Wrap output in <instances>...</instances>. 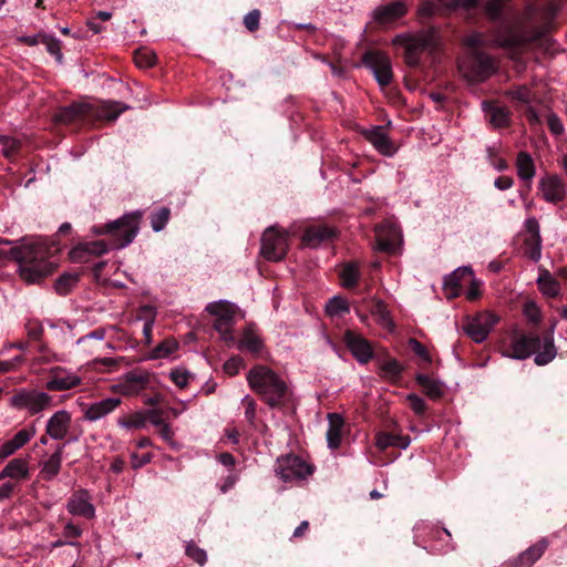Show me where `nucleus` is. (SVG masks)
Returning <instances> with one entry per match:
<instances>
[{
	"label": "nucleus",
	"mask_w": 567,
	"mask_h": 567,
	"mask_svg": "<svg viewBox=\"0 0 567 567\" xmlns=\"http://www.w3.org/2000/svg\"><path fill=\"white\" fill-rule=\"evenodd\" d=\"M127 109V104L118 101H102L99 109L96 110V115L101 118L114 121Z\"/></svg>",
	"instance_id": "40"
},
{
	"label": "nucleus",
	"mask_w": 567,
	"mask_h": 567,
	"mask_svg": "<svg viewBox=\"0 0 567 567\" xmlns=\"http://www.w3.org/2000/svg\"><path fill=\"white\" fill-rule=\"evenodd\" d=\"M402 241L400 227L391 220H385L375 227V246L380 251L393 254Z\"/></svg>",
	"instance_id": "15"
},
{
	"label": "nucleus",
	"mask_w": 567,
	"mask_h": 567,
	"mask_svg": "<svg viewBox=\"0 0 567 567\" xmlns=\"http://www.w3.org/2000/svg\"><path fill=\"white\" fill-rule=\"evenodd\" d=\"M30 476V467L27 458L16 457L12 458L1 471L0 481L9 480L10 482L20 483L28 480Z\"/></svg>",
	"instance_id": "26"
},
{
	"label": "nucleus",
	"mask_w": 567,
	"mask_h": 567,
	"mask_svg": "<svg viewBox=\"0 0 567 567\" xmlns=\"http://www.w3.org/2000/svg\"><path fill=\"white\" fill-rule=\"evenodd\" d=\"M457 66L461 76L471 84L482 83L497 71L495 60L478 50L471 51L460 59Z\"/></svg>",
	"instance_id": "5"
},
{
	"label": "nucleus",
	"mask_w": 567,
	"mask_h": 567,
	"mask_svg": "<svg viewBox=\"0 0 567 567\" xmlns=\"http://www.w3.org/2000/svg\"><path fill=\"white\" fill-rule=\"evenodd\" d=\"M542 243L543 240L525 239V245L528 247L527 256L530 260L537 262L542 257Z\"/></svg>",
	"instance_id": "60"
},
{
	"label": "nucleus",
	"mask_w": 567,
	"mask_h": 567,
	"mask_svg": "<svg viewBox=\"0 0 567 567\" xmlns=\"http://www.w3.org/2000/svg\"><path fill=\"white\" fill-rule=\"evenodd\" d=\"M171 380L178 386L184 388L188 384L190 373L182 368H177L169 373Z\"/></svg>",
	"instance_id": "63"
},
{
	"label": "nucleus",
	"mask_w": 567,
	"mask_h": 567,
	"mask_svg": "<svg viewBox=\"0 0 567 567\" xmlns=\"http://www.w3.org/2000/svg\"><path fill=\"white\" fill-rule=\"evenodd\" d=\"M326 312L330 317H342L346 313L350 312V307L346 299L334 296L328 300L326 303Z\"/></svg>",
	"instance_id": "45"
},
{
	"label": "nucleus",
	"mask_w": 567,
	"mask_h": 567,
	"mask_svg": "<svg viewBox=\"0 0 567 567\" xmlns=\"http://www.w3.org/2000/svg\"><path fill=\"white\" fill-rule=\"evenodd\" d=\"M71 414L66 410L56 411L47 422L45 432L52 440H62L69 432Z\"/></svg>",
	"instance_id": "27"
},
{
	"label": "nucleus",
	"mask_w": 567,
	"mask_h": 567,
	"mask_svg": "<svg viewBox=\"0 0 567 567\" xmlns=\"http://www.w3.org/2000/svg\"><path fill=\"white\" fill-rule=\"evenodd\" d=\"M34 434H35L34 427L22 429V430L18 431L10 441L17 447V450H20L34 436Z\"/></svg>",
	"instance_id": "54"
},
{
	"label": "nucleus",
	"mask_w": 567,
	"mask_h": 567,
	"mask_svg": "<svg viewBox=\"0 0 567 567\" xmlns=\"http://www.w3.org/2000/svg\"><path fill=\"white\" fill-rule=\"evenodd\" d=\"M62 535L65 539L75 540L83 535V529L72 520H68L63 527Z\"/></svg>",
	"instance_id": "61"
},
{
	"label": "nucleus",
	"mask_w": 567,
	"mask_h": 567,
	"mask_svg": "<svg viewBox=\"0 0 567 567\" xmlns=\"http://www.w3.org/2000/svg\"><path fill=\"white\" fill-rule=\"evenodd\" d=\"M288 233L275 226L268 227L261 237L260 254L269 261H279L288 251Z\"/></svg>",
	"instance_id": "9"
},
{
	"label": "nucleus",
	"mask_w": 567,
	"mask_h": 567,
	"mask_svg": "<svg viewBox=\"0 0 567 567\" xmlns=\"http://www.w3.org/2000/svg\"><path fill=\"white\" fill-rule=\"evenodd\" d=\"M343 341L348 350L360 364H367L373 359V348L370 341L361 334L352 330H347L343 334Z\"/></svg>",
	"instance_id": "18"
},
{
	"label": "nucleus",
	"mask_w": 567,
	"mask_h": 567,
	"mask_svg": "<svg viewBox=\"0 0 567 567\" xmlns=\"http://www.w3.org/2000/svg\"><path fill=\"white\" fill-rule=\"evenodd\" d=\"M64 446L65 444L59 445L48 458L41 462V475L44 480L51 481L59 474L63 460Z\"/></svg>",
	"instance_id": "35"
},
{
	"label": "nucleus",
	"mask_w": 567,
	"mask_h": 567,
	"mask_svg": "<svg viewBox=\"0 0 567 567\" xmlns=\"http://www.w3.org/2000/svg\"><path fill=\"white\" fill-rule=\"evenodd\" d=\"M364 136L380 154L386 157H392L398 152V147L385 131V126H373L364 131Z\"/></svg>",
	"instance_id": "19"
},
{
	"label": "nucleus",
	"mask_w": 567,
	"mask_h": 567,
	"mask_svg": "<svg viewBox=\"0 0 567 567\" xmlns=\"http://www.w3.org/2000/svg\"><path fill=\"white\" fill-rule=\"evenodd\" d=\"M464 45L472 49V51L477 50L480 47H488L491 45V41L486 40L482 33L474 32L468 34L463 40Z\"/></svg>",
	"instance_id": "56"
},
{
	"label": "nucleus",
	"mask_w": 567,
	"mask_h": 567,
	"mask_svg": "<svg viewBox=\"0 0 567 567\" xmlns=\"http://www.w3.org/2000/svg\"><path fill=\"white\" fill-rule=\"evenodd\" d=\"M178 349V343L173 339H165L148 353V360L167 358Z\"/></svg>",
	"instance_id": "44"
},
{
	"label": "nucleus",
	"mask_w": 567,
	"mask_h": 567,
	"mask_svg": "<svg viewBox=\"0 0 567 567\" xmlns=\"http://www.w3.org/2000/svg\"><path fill=\"white\" fill-rule=\"evenodd\" d=\"M10 404L18 410H27L34 415L54 405L53 396L38 390H19L11 399Z\"/></svg>",
	"instance_id": "8"
},
{
	"label": "nucleus",
	"mask_w": 567,
	"mask_h": 567,
	"mask_svg": "<svg viewBox=\"0 0 567 567\" xmlns=\"http://www.w3.org/2000/svg\"><path fill=\"white\" fill-rule=\"evenodd\" d=\"M48 327H50L52 330H54L55 334L58 336L59 332H61L62 337H61V341L63 343H66L69 342L70 338L72 337V327L70 323L68 322H59V323H53L51 320H47L44 322Z\"/></svg>",
	"instance_id": "55"
},
{
	"label": "nucleus",
	"mask_w": 567,
	"mask_h": 567,
	"mask_svg": "<svg viewBox=\"0 0 567 567\" xmlns=\"http://www.w3.org/2000/svg\"><path fill=\"white\" fill-rule=\"evenodd\" d=\"M42 44L45 45L47 51L53 55L58 63L63 62V54L61 51V41L52 35L45 34V38H42Z\"/></svg>",
	"instance_id": "50"
},
{
	"label": "nucleus",
	"mask_w": 567,
	"mask_h": 567,
	"mask_svg": "<svg viewBox=\"0 0 567 567\" xmlns=\"http://www.w3.org/2000/svg\"><path fill=\"white\" fill-rule=\"evenodd\" d=\"M498 321L499 317L493 312H478L473 317L466 318L463 331L475 343H482L487 339L488 334Z\"/></svg>",
	"instance_id": "11"
},
{
	"label": "nucleus",
	"mask_w": 567,
	"mask_h": 567,
	"mask_svg": "<svg viewBox=\"0 0 567 567\" xmlns=\"http://www.w3.org/2000/svg\"><path fill=\"white\" fill-rule=\"evenodd\" d=\"M0 143L2 144V153L6 157L12 156L20 145L16 138L4 135H0Z\"/></svg>",
	"instance_id": "62"
},
{
	"label": "nucleus",
	"mask_w": 567,
	"mask_h": 567,
	"mask_svg": "<svg viewBox=\"0 0 567 567\" xmlns=\"http://www.w3.org/2000/svg\"><path fill=\"white\" fill-rule=\"evenodd\" d=\"M20 491L17 482L7 481L0 485V502H4L13 497V495Z\"/></svg>",
	"instance_id": "64"
},
{
	"label": "nucleus",
	"mask_w": 567,
	"mask_h": 567,
	"mask_svg": "<svg viewBox=\"0 0 567 567\" xmlns=\"http://www.w3.org/2000/svg\"><path fill=\"white\" fill-rule=\"evenodd\" d=\"M524 228L529 235V237L527 239H533V240L542 239L540 227H539V223L536 219V217H534V216L527 217L524 221Z\"/></svg>",
	"instance_id": "58"
},
{
	"label": "nucleus",
	"mask_w": 567,
	"mask_h": 567,
	"mask_svg": "<svg viewBox=\"0 0 567 567\" xmlns=\"http://www.w3.org/2000/svg\"><path fill=\"white\" fill-rule=\"evenodd\" d=\"M120 398H106L86 405L84 411L85 420L96 422L115 411L121 404Z\"/></svg>",
	"instance_id": "25"
},
{
	"label": "nucleus",
	"mask_w": 567,
	"mask_h": 567,
	"mask_svg": "<svg viewBox=\"0 0 567 567\" xmlns=\"http://www.w3.org/2000/svg\"><path fill=\"white\" fill-rule=\"evenodd\" d=\"M278 476L285 483L305 480L313 473V467L299 456L289 455L278 460Z\"/></svg>",
	"instance_id": "14"
},
{
	"label": "nucleus",
	"mask_w": 567,
	"mask_h": 567,
	"mask_svg": "<svg viewBox=\"0 0 567 567\" xmlns=\"http://www.w3.org/2000/svg\"><path fill=\"white\" fill-rule=\"evenodd\" d=\"M518 177L524 182H532L536 174L534 159L527 152H519L516 158Z\"/></svg>",
	"instance_id": "37"
},
{
	"label": "nucleus",
	"mask_w": 567,
	"mask_h": 567,
	"mask_svg": "<svg viewBox=\"0 0 567 567\" xmlns=\"http://www.w3.org/2000/svg\"><path fill=\"white\" fill-rule=\"evenodd\" d=\"M498 24L499 25L495 30L493 39L491 40V45L504 49H514L520 45V37L515 30L505 25L504 23Z\"/></svg>",
	"instance_id": "32"
},
{
	"label": "nucleus",
	"mask_w": 567,
	"mask_h": 567,
	"mask_svg": "<svg viewBox=\"0 0 567 567\" xmlns=\"http://www.w3.org/2000/svg\"><path fill=\"white\" fill-rule=\"evenodd\" d=\"M360 277V266L357 261L344 264L340 270L341 284L347 289L354 288L358 285Z\"/></svg>",
	"instance_id": "41"
},
{
	"label": "nucleus",
	"mask_w": 567,
	"mask_h": 567,
	"mask_svg": "<svg viewBox=\"0 0 567 567\" xmlns=\"http://www.w3.org/2000/svg\"><path fill=\"white\" fill-rule=\"evenodd\" d=\"M417 384L422 388L425 395L432 400H437L444 395L443 382L432 379L426 374L420 373L415 377Z\"/></svg>",
	"instance_id": "36"
},
{
	"label": "nucleus",
	"mask_w": 567,
	"mask_h": 567,
	"mask_svg": "<svg viewBox=\"0 0 567 567\" xmlns=\"http://www.w3.org/2000/svg\"><path fill=\"white\" fill-rule=\"evenodd\" d=\"M472 270L468 267H460L444 277L443 288L446 297L454 298L461 295L462 281L465 277H471Z\"/></svg>",
	"instance_id": "31"
},
{
	"label": "nucleus",
	"mask_w": 567,
	"mask_h": 567,
	"mask_svg": "<svg viewBox=\"0 0 567 567\" xmlns=\"http://www.w3.org/2000/svg\"><path fill=\"white\" fill-rule=\"evenodd\" d=\"M334 235V229L329 226L313 225L306 228L301 239L306 246L317 248L321 244L330 240Z\"/></svg>",
	"instance_id": "29"
},
{
	"label": "nucleus",
	"mask_w": 567,
	"mask_h": 567,
	"mask_svg": "<svg viewBox=\"0 0 567 567\" xmlns=\"http://www.w3.org/2000/svg\"><path fill=\"white\" fill-rule=\"evenodd\" d=\"M539 351H543V343L538 334L514 332L503 355L514 360H525Z\"/></svg>",
	"instance_id": "10"
},
{
	"label": "nucleus",
	"mask_w": 567,
	"mask_h": 567,
	"mask_svg": "<svg viewBox=\"0 0 567 567\" xmlns=\"http://www.w3.org/2000/svg\"><path fill=\"white\" fill-rule=\"evenodd\" d=\"M363 62L380 86H388L392 82V63L388 54L381 51H370L364 54Z\"/></svg>",
	"instance_id": "13"
},
{
	"label": "nucleus",
	"mask_w": 567,
	"mask_h": 567,
	"mask_svg": "<svg viewBox=\"0 0 567 567\" xmlns=\"http://www.w3.org/2000/svg\"><path fill=\"white\" fill-rule=\"evenodd\" d=\"M537 282L540 291L544 295L548 297H555L559 293V284L549 275V272H545L544 275L539 276Z\"/></svg>",
	"instance_id": "47"
},
{
	"label": "nucleus",
	"mask_w": 567,
	"mask_h": 567,
	"mask_svg": "<svg viewBox=\"0 0 567 567\" xmlns=\"http://www.w3.org/2000/svg\"><path fill=\"white\" fill-rule=\"evenodd\" d=\"M377 446L379 450L384 451L390 446H395L401 450H406L411 444V439L408 435H396L392 433H380L377 436Z\"/></svg>",
	"instance_id": "39"
},
{
	"label": "nucleus",
	"mask_w": 567,
	"mask_h": 567,
	"mask_svg": "<svg viewBox=\"0 0 567 567\" xmlns=\"http://www.w3.org/2000/svg\"><path fill=\"white\" fill-rule=\"evenodd\" d=\"M442 6L450 10L472 9L478 6V0H442Z\"/></svg>",
	"instance_id": "59"
},
{
	"label": "nucleus",
	"mask_w": 567,
	"mask_h": 567,
	"mask_svg": "<svg viewBox=\"0 0 567 567\" xmlns=\"http://www.w3.org/2000/svg\"><path fill=\"white\" fill-rule=\"evenodd\" d=\"M414 543L432 553L444 554L451 550V533L430 522H420L415 526Z\"/></svg>",
	"instance_id": "6"
},
{
	"label": "nucleus",
	"mask_w": 567,
	"mask_h": 567,
	"mask_svg": "<svg viewBox=\"0 0 567 567\" xmlns=\"http://www.w3.org/2000/svg\"><path fill=\"white\" fill-rule=\"evenodd\" d=\"M548 547V540L542 538L535 545H532L526 550L520 553L515 559L511 561L512 567H532L545 553Z\"/></svg>",
	"instance_id": "30"
},
{
	"label": "nucleus",
	"mask_w": 567,
	"mask_h": 567,
	"mask_svg": "<svg viewBox=\"0 0 567 567\" xmlns=\"http://www.w3.org/2000/svg\"><path fill=\"white\" fill-rule=\"evenodd\" d=\"M171 217V210L167 207H161L150 216L152 229L155 233L163 230Z\"/></svg>",
	"instance_id": "48"
},
{
	"label": "nucleus",
	"mask_w": 567,
	"mask_h": 567,
	"mask_svg": "<svg viewBox=\"0 0 567 567\" xmlns=\"http://www.w3.org/2000/svg\"><path fill=\"white\" fill-rule=\"evenodd\" d=\"M135 64L141 69L151 68L155 64L156 55L147 49H140L134 54Z\"/></svg>",
	"instance_id": "51"
},
{
	"label": "nucleus",
	"mask_w": 567,
	"mask_h": 567,
	"mask_svg": "<svg viewBox=\"0 0 567 567\" xmlns=\"http://www.w3.org/2000/svg\"><path fill=\"white\" fill-rule=\"evenodd\" d=\"M117 424L126 430L143 429L146 425V416L144 412H136L130 419L120 417Z\"/></svg>",
	"instance_id": "49"
},
{
	"label": "nucleus",
	"mask_w": 567,
	"mask_h": 567,
	"mask_svg": "<svg viewBox=\"0 0 567 567\" xmlns=\"http://www.w3.org/2000/svg\"><path fill=\"white\" fill-rule=\"evenodd\" d=\"M249 388L271 409L284 406L290 395L286 381L270 368L257 364L247 373Z\"/></svg>",
	"instance_id": "2"
},
{
	"label": "nucleus",
	"mask_w": 567,
	"mask_h": 567,
	"mask_svg": "<svg viewBox=\"0 0 567 567\" xmlns=\"http://www.w3.org/2000/svg\"><path fill=\"white\" fill-rule=\"evenodd\" d=\"M403 372L402 364L394 358H388L379 361L378 374L390 382H396Z\"/></svg>",
	"instance_id": "38"
},
{
	"label": "nucleus",
	"mask_w": 567,
	"mask_h": 567,
	"mask_svg": "<svg viewBox=\"0 0 567 567\" xmlns=\"http://www.w3.org/2000/svg\"><path fill=\"white\" fill-rule=\"evenodd\" d=\"M94 106L85 101L74 102L61 107L55 114V121L70 124L93 113Z\"/></svg>",
	"instance_id": "24"
},
{
	"label": "nucleus",
	"mask_w": 567,
	"mask_h": 567,
	"mask_svg": "<svg viewBox=\"0 0 567 567\" xmlns=\"http://www.w3.org/2000/svg\"><path fill=\"white\" fill-rule=\"evenodd\" d=\"M241 403L245 406V419L247 420V422L249 424L254 425L255 420H256V411H257L256 401L249 394H246L241 399Z\"/></svg>",
	"instance_id": "57"
},
{
	"label": "nucleus",
	"mask_w": 567,
	"mask_h": 567,
	"mask_svg": "<svg viewBox=\"0 0 567 567\" xmlns=\"http://www.w3.org/2000/svg\"><path fill=\"white\" fill-rule=\"evenodd\" d=\"M66 511L72 516L93 519L96 516V509L92 503V496L85 488L74 491L66 501Z\"/></svg>",
	"instance_id": "17"
},
{
	"label": "nucleus",
	"mask_w": 567,
	"mask_h": 567,
	"mask_svg": "<svg viewBox=\"0 0 567 567\" xmlns=\"http://www.w3.org/2000/svg\"><path fill=\"white\" fill-rule=\"evenodd\" d=\"M538 190L546 203L557 205L567 197V186L556 174L543 176L538 182Z\"/></svg>",
	"instance_id": "16"
},
{
	"label": "nucleus",
	"mask_w": 567,
	"mask_h": 567,
	"mask_svg": "<svg viewBox=\"0 0 567 567\" xmlns=\"http://www.w3.org/2000/svg\"><path fill=\"white\" fill-rule=\"evenodd\" d=\"M144 212L136 209L124 214L122 217L101 226H93L94 235H110L114 249L127 247L137 236Z\"/></svg>",
	"instance_id": "4"
},
{
	"label": "nucleus",
	"mask_w": 567,
	"mask_h": 567,
	"mask_svg": "<svg viewBox=\"0 0 567 567\" xmlns=\"http://www.w3.org/2000/svg\"><path fill=\"white\" fill-rule=\"evenodd\" d=\"M206 311L215 317L213 327L226 342H234L233 329L235 324L236 307L227 300L209 302Z\"/></svg>",
	"instance_id": "7"
},
{
	"label": "nucleus",
	"mask_w": 567,
	"mask_h": 567,
	"mask_svg": "<svg viewBox=\"0 0 567 567\" xmlns=\"http://www.w3.org/2000/svg\"><path fill=\"white\" fill-rule=\"evenodd\" d=\"M506 0H485L483 9L493 23L505 22Z\"/></svg>",
	"instance_id": "43"
},
{
	"label": "nucleus",
	"mask_w": 567,
	"mask_h": 567,
	"mask_svg": "<svg viewBox=\"0 0 567 567\" xmlns=\"http://www.w3.org/2000/svg\"><path fill=\"white\" fill-rule=\"evenodd\" d=\"M185 553L190 559L200 566H204L207 561L206 550L198 547L193 540L186 543Z\"/></svg>",
	"instance_id": "52"
},
{
	"label": "nucleus",
	"mask_w": 567,
	"mask_h": 567,
	"mask_svg": "<svg viewBox=\"0 0 567 567\" xmlns=\"http://www.w3.org/2000/svg\"><path fill=\"white\" fill-rule=\"evenodd\" d=\"M442 8H444L442 6V0L437 2L432 0H424L419 6L417 13L421 18H430L435 14H439Z\"/></svg>",
	"instance_id": "53"
},
{
	"label": "nucleus",
	"mask_w": 567,
	"mask_h": 567,
	"mask_svg": "<svg viewBox=\"0 0 567 567\" xmlns=\"http://www.w3.org/2000/svg\"><path fill=\"white\" fill-rule=\"evenodd\" d=\"M328 422H329L328 430H327L328 447L331 450H336L341 444L344 420L338 413H330V414H328Z\"/></svg>",
	"instance_id": "34"
},
{
	"label": "nucleus",
	"mask_w": 567,
	"mask_h": 567,
	"mask_svg": "<svg viewBox=\"0 0 567 567\" xmlns=\"http://www.w3.org/2000/svg\"><path fill=\"white\" fill-rule=\"evenodd\" d=\"M152 373L147 370L135 369L124 373L112 385V391L125 396H134L145 390L151 382Z\"/></svg>",
	"instance_id": "12"
},
{
	"label": "nucleus",
	"mask_w": 567,
	"mask_h": 567,
	"mask_svg": "<svg viewBox=\"0 0 567 567\" xmlns=\"http://www.w3.org/2000/svg\"><path fill=\"white\" fill-rule=\"evenodd\" d=\"M362 306L375 318L377 323L383 329L392 332L394 322L385 303L378 298H363Z\"/></svg>",
	"instance_id": "21"
},
{
	"label": "nucleus",
	"mask_w": 567,
	"mask_h": 567,
	"mask_svg": "<svg viewBox=\"0 0 567 567\" xmlns=\"http://www.w3.org/2000/svg\"><path fill=\"white\" fill-rule=\"evenodd\" d=\"M78 280L79 276L76 274H63L56 279L54 289L60 296H65L76 285Z\"/></svg>",
	"instance_id": "46"
},
{
	"label": "nucleus",
	"mask_w": 567,
	"mask_h": 567,
	"mask_svg": "<svg viewBox=\"0 0 567 567\" xmlns=\"http://www.w3.org/2000/svg\"><path fill=\"white\" fill-rule=\"evenodd\" d=\"M481 107L493 127L503 128L509 125L511 112L506 107L489 101H483Z\"/></svg>",
	"instance_id": "28"
},
{
	"label": "nucleus",
	"mask_w": 567,
	"mask_h": 567,
	"mask_svg": "<svg viewBox=\"0 0 567 567\" xmlns=\"http://www.w3.org/2000/svg\"><path fill=\"white\" fill-rule=\"evenodd\" d=\"M0 245H12L10 258L18 262L19 276L28 284L39 282L55 268V262L49 258V247L41 238H23L20 245L0 238Z\"/></svg>",
	"instance_id": "1"
},
{
	"label": "nucleus",
	"mask_w": 567,
	"mask_h": 567,
	"mask_svg": "<svg viewBox=\"0 0 567 567\" xmlns=\"http://www.w3.org/2000/svg\"><path fill=\"white\" fill-rule=\"evenodd\" d=\"M82 379L76 373L55 368L51 378L47 381L45 388L51 391H64L78 386Z\"/></svg>",
	"instance_id": "23"
},
{
	"label": "nucleus",
	"mask_w": 567,
	"mask_h": 567,
	"mask_svg": "<svg viewBox=\"0 0 567 567\" xmlns=\"http://www.w3.org/2000/svg\"><path fill=\"white\" fill-rule=\"evenodd\" d=\"M112 249H114L112 246V240L110 243H106L105 240H95V241L84 243V244L79 245L72 251V255H73V258L78 254H81V252H85V254L94 255V256H102Z\"/></svg>",
	"instance_id": "42"
},
{
	"label": "nucleus",
	"mask_w": 567,
	"mask_h": 567,
	"mask_svg": "<svg viewBox=\"0 0 567 567\" xmlns=\"http://www.w3.org/2000/svg\"><path fill=\"white\" fill-rule=\"evenodd\" d=\"M392 43L404 49V60L409 66H419L421 54L424 52L433 53L441 47L440 30L431 27L417 32H405L396 34Z\"/></svg>",
	"instance_id": "3"
},
{
	"label": "nucleus",
	"mask_w": 567,
	"mask_h": 567,
	"mask_svg": "<svg viewBox=\"0 0 567 567\" xmlns=\"http://www.w3.org/2000/svg\"><path fill=\"white\" fill-rule=\"evenodd\" d=\"M237 349L260 357L265 350V343L254 324H248L237 341Z\"/></svg>",
	"instance_id": "20"
},
{
	"label": "nucleus",
	"mask_w": 567,
	"mask_h": 567,
	"mask_svg": "<svg viewBox=\"0 0 567 567\" xmlns=\"http://www.w3.org/2000/svg\"><path fill=\"white\" fill-rule=\"evenodd\" d=\"M555 329L556 322L550 326L546 334L542 338L543 351L537 352L536 357H534V362L537 365H546L557 355V349L554 343Z\"/></svg>",
	"instance_id": "33"
},
{
	"label": "nucleus",
	"mask_w": 567,
	"mask_h": 567,
	"mask_svg": "<svg viewBox=\"0 0 567 567\" xmlns=\"http://www.w3.org/2000/svg\"><path fill=\"white\" fill-rule=\"evenodd\" d=\"M406 11V4L403 1H394L377 7L372 11V19L377 23L384 25L402 18Z\"/></svg>",
	"instance_id": "22"
}]
</instances>
